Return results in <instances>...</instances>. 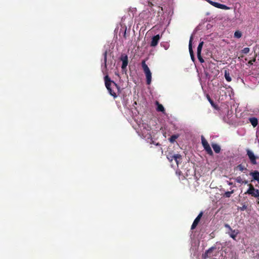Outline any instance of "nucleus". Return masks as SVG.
<instances>
[{
	"label": "nucleus",
	"mask_w": 259,
	"mask_h": 259,
	"mask_svg": "<svg viewBox=\"0 0 259 259\" xmlns=\"http://www.w3.org/2000/svg\"><path fill=\"white\" fill-rule=\"evenodd\" d=\"M203 44H204L203 41H201L199 43V44L197 47V54H201Z\"/></svg>",
	"instance_id": "22"
},
{
	"label": "nucleus",
	"mask_w": 259,
	"mask_h": 259,
	"mask_svg": "<svg viewBox=\"0 0 259 259\" xmlns=\"http://www.w3.org/2000/svg\"><path fill=\"white\" fill-rule=\"evenodd\" d=\"M197 58H198V59L199 60V61H200V62H201V63L204 62V60L202 58V57L201 55V54H197Z\"/></svg>",
	"instance_id": "31"
},
{
	"label": "nucleus",
	"mask_w": 259,
	"mask_h": 259,
	"mask_svg": "<svg viewBox=\"0 0 259 259\" xmlns=\"http://www.w3.org/2000/svg\"><path fill=\"white\" fill-rule=\"evenodd\" d=\"M224 226L226 228L228 229V232H227V233H228L230 237H231L233 239L236 240L237 236L239 233V230L237 229L233 230L230 225L228 224H225Z\"/></svg>",
	"instance_id": "5"
},
{
	"label": "nucleus",
	"mask_w": 259,
	"mask_h": 259,
	"mask_svg": "<svg viewBox=\"0 0 259 259\" xmlns=\"http://www.w3.org/2000/svg\"><path fill=\"white\" fill-rule=\"evenodd\" d=\"M250 51V49L249 48H245L243 50H241V52L243 54H246L248 53Z\"/></svg>",
	"instance_id": "30"
},
{
	"label": "nucleus",
	"mask_w": 259,
	"mask_h": 259,
	"mask_svg": "<svg viewBox=\"0 0 259 259\" xmlns=\"http://www.w3.org/2000/svg\"><path fill=\"white\" fill-rule=\"evenodd\" d=\"M237 168H238L241 171H243L244 170H246V168L244 167V166H243L242 164H239L237 166Z\"/></svg>",
	"instance_id": "28"
},
{
	"label": "nucleus",
	"mask_w": 259,
	"mask_h": 259,
	"mask_svg": "<svg viewBox=\"0 0 259 259\" xmlns=\"http://www.w3.org/2000/svg\"><path fill=\"white\" fill-rule=\"evenodd\" d=\"M191 56V58L192 59V60L194 62L195 61V57H194V55H190Z\"/></svg>",
	"instance_id": "35"
},
{
	"label": "nucleus",
	"mask_w": 259,
	"mask_h": 259,
	"mask_svg": "<svg viewBox=\"0 0 259 259\" xmlns=\"http://www.w3.org/2000/svg\"><path fill=\"white\" fill-rule=\"evenodd\" d=\"M107 51H105L103 54L104 56V68L105 69H107Z\"/></svg>",
	"instance_id": "21"
},
{
	"label": "nucleus",
	"mask_w": 259,
	"mask_h": 259,
	"mask_svg": "<svg viewBox=\"0 0 259 259\" xmlns=\"http://www.w3.org/2000/svg\"><path fill=\"white\" fill-rule=\"evenodd\" d=\"M215 249V247H212L208 249L203 255V257L205 259L206 258L212 257L214 255L212 254L213 250Z\"/></svg>",
	"instance_id": "11"
},
{
	"label": "nucleus",
	"mask_w": 259,
	"mask_h": 259,
	"mask_svg": "<svg viewBox=\"0 0 259 259\" xmlns=\"http://www.w3.org/2000/svg\"><path fill=\"white\" fill-rule=\"evenodd\" d=\"M224 76L226 80L228 82H230L232 80V78L230 75V73L228 70H225L224 72Z\"/></svg>",
	"instance_id": "17"
},
{
	"label": "nucleus",
	"mask_w": 259,
	"mask_h": 259,
	"mask_svg": "<svg viewBox=\"0 0 259 259\" xmlns=\"http://www.w3.org/2000/svg\"><path fill=\"white\" fill-rule=\"evenodd\" d=\"M201 141H202V144L204 147V149L206 151L207 153L210 156H212L213 152H212L209 144L208 143L207 141L204 139V138L203 137H202Z\"/></svg>",
	"instance_id": "7"
},
{
	"label": "nucleus",
	"mask_w": 259,
	"mask_h": 259,
	"mask_svg": "<svg viewBox=\"0 0 259 259\" xmlns=\"http://www.w3.org/2000/svg\"><path fill=\"white\" fill-rule=\"evenodd\" d=\"M248 185L249 186V188L245 193V194L251 195L252 196L255 198H256L257 196H259V190L258 189H255L253 186L251 184H249Z\"/></svg>",
	"instance_id": "6"
},
{
	"label": "nucleus",
	"mask_w": 259,
	"mask_h": 259,
	"mask_svg": "<svg viewBox=\"0 0 259 259\" xmlns=\"http://www.w3.org/2000/svg\"><path fill=\"white\" fill-rule=\"evenodd\" d=\"M218 8L224 9V10H228L229 8L225 5H223L219 3Z\"/></svg>",
	"instance_id": "27"
},
{
	"label": "nucleus",
	"mask_w": 259,
	"mask_h": 259,
	"mask_svg": "<svg viewBox=\"0 0 259 259\" xmlns=\"http://www.w3.org/2000/svg\"><path fill=\"white\" fill-rule=\"evenodd\" d=\"M207 1L210 4H211L212 6L216 7V8H218L219 7V3H217V2H212L210 0H207Z\"/></svg>",
	"instance_id": "25"
},
{
	"label": "nucleus",
	"mask_w": 259,
	"mask_h": 259,
	"mask_svg": "<svg viewBox=\"0 0 259 259\" xmlns=\"http://www.w3.org/2000/svg\"><path fill=\"white\" fill-rule=\"evenodd\" d=\"M148 5L150 8H152V7L154 6L153 3L151 2H150V1L148 2Z\"/></svg>",
	"instance_id": "34"
},
{
	"label": "nucleus",
	"mask_w": 259,
	"mask_h": 259,
	"mask_svg": "<svg viewBox=\"0 0 259 259\" xmlns=\"http://www.w3.org/2000/svg\"><path fill=\"white\" fill-rule=\"evenodd\" d=\"M156 104L157 105V109H156L157 111L164 112L165 111V109H164V108L163 106V105L159 104L158 103V102H157V101L156 102Z\"/></svg>",
	"instance_id": "20"
},
{
	"label": "nucleus",
	"mask_w": 259,
	"mask_h": 259,
	"mask_svg": "<svg viewBox=\"0 0 259 259\" xmlns=\"http://www.w3.org/2000/svg\"><path fill=\"white\" fill-rule=\"evenodd\" d=\"M221 255L219 259H234L235 255L232 251L228 250H220L218 252Z\"/></svg>",
	"instance_id": "4"
},
{
	"label": "nucleus",
	"mask_w": 259,
	"mask_h": 259,
	"mask_svg": "<svg viewBox=\"0 0 259 259\" xmlns=\"http://www.w3.org/2000/svg\"><path fill=\"white\" fill-rule=\"evenodd\" d=\"M174 160H175L177 165H178L179 164L181 163L182 161V156L179 154H175Z\"/></svg>",
	"instance_id": "13"
},
{
	"label": "nucleus",
	"mask_w": 259,
	"mask_h": 259,
	"mask_svg": "<svg viewBox=\"0 0 259 259\" xmlns=\"http://www.w3.org/2000/svg\"><path fill=\"white\" fill-rule=\"evenodd\" d=\"M242 36V33L240 31H235V33H234V36L236 38H240Z\"/></svg>",
	"instance_id": "26"
},
{
	"label": "nucleus",
	"mask_w": 259,
	"mask_h": 259,
	"mask_svg": "<svg viewBox=\"0 0 259 259\" xmlns=\"http://www.w3.org/2000/svg\"><path fill=\"white\" fill-rule=\"evenodd\" d=\"M247 183H248V181H246V180H244V181H243V183H244V184H247Z\"/></svg>",
	"instance_id": "37"
},
{
	"label": "nucleus",
	"mask_w": 259,
	"mask_h": 259,
	"mask_svg": "<svg viewBox=\"0 0 259 259\" xmlns=\"http://www.w3.org/2000/svg\"><path fill=\"white\" fill-rule=\"evenodd\" d=\"M256 198H257V199H258V201H257V203L259 204V196H257Z\"/></svg>",
	"instance_id": "38"
},
{
	"label": "nucleus",
	"mask_w": 259,
	"mask_h": 259,
	"mask_svg": "<svg viewBox=\"0 0 259 259\" xmlns=\"http://www.w3.org/2000/svg\"><path fill=\"white\" fill-rule=\"evenodd\" d=\"M121 60L122 62L121 68L122 69H124L126 68V66H127L128 64V58L126 55L124 56H122L121 58Z\"/></svg>",
	"instance_id": "12"
},
{
	"label": "nucleus",
	"mask_w": 259,
	"mask_h": 259,
	"mask_svg": "<svg viewBox=\"0 0 259 259\" xmlns=\"http://www.w3.org/2000/svg\"><path fill=\"white\" fill-rule=\"evenodd\" d=\"M249 120L253 127H255L257 125L258 121L256 118L251 117L249 119Z\"/></svg>",
	"instance_id": "15"
},
{
	"label": "nucleus",
	"mask_w": 259,
	"mask_h": 259,
	"mask_svg": "<svg viewBox=\"0 0 259 259\" xmlns=\"http://www.w3.org/2000/svg\"><path fill=\"white\" fill-rule=\"evenodd\" d=\"M234 259H235V258Z\"/></svg>",
	"instance_id": "39"
},
{
	"label": "nucleus",
	"mask_w": 259,
	"mask_h": 259,
	"mask_svg": "<svg viewBox=\"0 0 259 259\" xmlns=\"http://www.w3.org/2000/svg\"><path fill=\"white\" fill-rule=\"evenodd\" d=\"M105 84L109 93L114 99L117 97L116 91L119 92V87L113 80H111L108 75L104 77Z\"/></svg>",
	"instance_id": "1"
},
{
	"label": "nucleus",
	"mask_w": 259,
	"mask_h": 259,
	"mask_svg": "<svg viewBox=\"0 0 259 259\" xmlns=\"http://www.w3.org/2000/svg\"><path fill=\"white\" fill-rule=\"evenodd\" d=\"M202 215H203V212H201L198 215V216L196 218V219L194 220V221L191 226V230H194V229L196 228V227L198 225V223H199L200 220Z\"/></svg>",
	"instance_id": "9"
},
{
	"label": "nucleus",
	"mask_w": 259,
	"mask_h": 259,
	"mask_svg": "<svg viewBox=\"0 0 259 259\" xmlns=\"http://www.w3.org/2000/svg\"><path fill=\"white\" fill-rule=\"evenodd\" d=\"M192 39H193V36H191L190 37L189 44V50L190 55H194L193 51L192 49Z\"/></svg>",
	"instance_id": "19"
},
{
	"label": "nucleus",
	"mask_w": 259,
	"mask_h": 259,
	"mask_svg": "<svg viewBox=\"0 0 259 259\" xmlns=\"http://www.w3.org/2000/svg\"><path fill=\"white\" fill-rule=\"evenodd\" d=\"M206 98L209 102L210 103V104H211V105L215 109H218L217 105H215V104L214 103L213 101L211 99L209 95H206Z\"/></svg>",
	"instance_id": "18"
},
{
	"label": "nucleus",
	"mask_w": 259,
	"mask_h": 259,
	"mask_svg": "<svg viewBox=\"0 0 259 259\" xmlns=\"http://www.w3.org/2000/svg\"><path fill=\"white\" fill-rule=\"evenodd\" d=\"M232 193V192H227L225 193V196L227 197H230Z\"/></svg>",
	"instance_id": "32"
},
{
	"label": "nucleus",
	"mask_w": 259,
	"mask_h": 259,
	"mask_svg": "<svg viewBox=\"0 0 259 259\" xmlns=\"http://www.w3.org/2000/svg\"><path fill=\"white\" fill-rule=\"evenodd\" d=\"M178 137H179L178 135H173L170 137V138L169 139V140L170 142L174 143Z\"/></svg>",
	"instance_id": "23"
},
{
	"label": "nucleus",
	"mask_w": 259,
	"mask_h": 259,
	"mask_svg": "<svg viewBox=\"0 0 259 259\" xmlns=\"http://www.w3.org/2000/svg\"><path fill=\"white\" fill-rule=\"evenodd\" d=\"M250 175L252 176L253 179L256 180L259 183V172L257 170H255L253 172L250 173Z\"/></svg>",
	"instance_id": "14"
},
{
	"label": "nucleus",
	"mask_w": 259,
	"mask_h": 259,
	"mask_svg": "<svg viewBox=\"0 0 259 259\" xmlns=\"http://www.w3.org/2000/svg\"><path fill=\"white\" fill-rule=\"evenodd\" d=\"M247 155L249 157V159L252 164H256V158L257 157L254 155V153L249 149L246 150Z\"/></svg>",
	"instance_id": "8"
},
{
	"label": "nucleus",
	"mask_w": 259,
	"mask_h": 259,
	"mask_svg": "<svg viewBox=\"0 0 259 259\" xmlns=\"http://www.w3.org/2000/svg\"><path fill=\"white\" fill-rule=\"evenodd\" d=\"M212 147L216 153H219L221 151V147L217 144H212Z\"/></svg>",
	"instance_id": "16"
},
{
	"label": "nucleus",
	"mask_w": 259,
	"mask_h": 259,
	"mask_svg": "<svg viewBox=\"0 0 259 259\" xmlns=\"http://www.w3.org/2000/svg\"><path fill=\"white\" fill-rule=\"evenodd\" d=\"M246 208V206L245 205H243V207L241 208V210H244Z\"/></svg>",
	"instance_id": "36"
},
{
	"label": "nucleus",
	"mask_w": 259,
	"mask_h": 259,
	"mask_svg": "<svg viewBox=\"0 0 259 259\" xmlns=\"http://www.w3.org/2000/svg\"><path fill=\"white\" fill-rule=\"evenodd\" d=\"M235 181L237 183H240V184H242L243 183V181L242 180V179H241V178L240 176L239 177H237L235 179Z\"/></svg>",
	"instance_id": "29"
},
{
	"label": "nucleus",
	"mask_w": 259,
	"mask_h": 259,
	"mask_svg": "<svg viewBox=\"0 0 259 259\" xmlns=\"http://www.w3.org/2000/svg\"><path fill=\"white\" fill-rule=\"evenodd\" d=\"M142 66L146 76L147 84H150L151 82L152 74L145 60L142 61Z\"/></svg>",
	"instance_id": "3"
},
{
	"label": "nucleus",
	"mask_w": 259,
	"mask_h": 259,
	"mask_svg": "<svg viewBox=\"0 0 259 259\" xmlns=\"http://www.w3.org/2000/svg\"><path fill=\"white\" fill-rule=\"evenodd\" d=\"M160 38V36L159 34H157V35L154 36L152 38L150 46L153 47L156 46L158 45V43L159 42Z\"/></svg>",
	"instance_id": "10"
},
{
	"label": "nucleus",
	"mask_w": 259,
	"mask_h": 259,
	"mask_svg": "<svg viewBox=\"0 0 259 259\" xmlns=\"http://www.w3.org/2000/svg\"><path fill=\"white\" fill-rule=\"evenodd\" d=\"M256 59L255 58H253L252 60H250L249 62H248V63L250 65H252L253 64V63L255 61Z\"/></svg>",
	"instance_id": "33"
},
{
	"label": "nucleus",
	"mask_w": 259,
	"mask_h": 259,
	"mask_svg": "<svg viewBox=\"0 0 259 259\" xmlns=\"http://www.w3.org/2000/svg\"><path fill=\"white\" fill-rule=\"evenodd\" d=\"M142 66L146 76L147 84H150L151 82L152 74L145 60L142 61Z\"/></svg>",
	"instance_id": "2"
},
{
	"label": "nucleus",
	"mask_w": 259,
	"mask_h": 259,
	"mask_svg": "<svg viewBox=\"0 0 259 259\" xmlns=\"http://www.w3.org/2000/svg\"><path fill=\"white\" fill-rule=\"evenodd\" d=\"M167 158L168 159V160L171 162L174 159L175 154H172L170 153H169L166 155Z\"/></svg>",
	"instance_id": "24"
}]
</instances>
